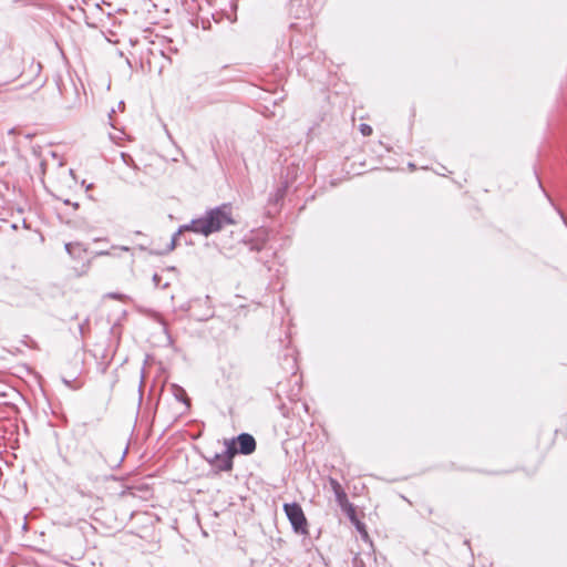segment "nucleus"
Returning <instances> with one entry per match:
<instances>
[{
	"label": "nucleus",
	"mask_w": 567,
	"mask_h": 567,
	"mask_svg": "<svg viewBox=\"0 0 567 567\" xmlns=\"http://www.w3.org/2000/svg\"><path fill=\"white\" fill-rule=\"evenodd\" d=\"M329 483L333 491V494H334L338 505L340 507L343 505H347L349 499H348L347 493L342 488L341 484L336 478H330Z\"/></svg>",
	"instance_id": "5"
},
{
	"label": "nucleus",
	"mask_w": 567,
	"mask_h": 567,
	"mask_svg": "<svg viewBox=\"0 0 567 567\" xmlns=\"http://www.w3.org/2000/svg\"><path fill=\"white\" fill-rule=\"evenodd\" d=\"M233 209L229 204H223L218 207L208 209L204 216L193 219L189 224L179 226L178 230L172 236L165 252L175 249L178 237L185 231H193L205 237L221 230L225 226L234 225Z\"/></svg>",
	"instance_id": "1"
},
{
	"label": "nucleus",
	"mask_w": 567,
	"mask_h": 567,
	"mask_svg": "<svg viewBox=\"0 0 567 567\" xmlns=\"http://www.w3.org/2000/svg\"><path fill=\"white\" fill-rule=\"evenodd\" d=\"M291 29H298V24L297 23H292L291 24Z\"/></svg>",
	"instance_id": "14"
},
{
	"label": "nucleus",
	"mask_w": 567,
	"mask_h": 567,
	"mask_svg": "<svg viewBox=\"0 0 567 567\" xmlns=\"http://www.w3.org/2000/svg\"><path fill=\"white\" fill-rule=\"evenodd\" d=\"M353 523L355 524L358 530L364 533V536H367V532H365L364 525L362 523H360L358 519H355Z\"/></svg>",
	"instance_id": "9"
},
{
	"label": "nucleus",
	"mask_w": 567,
	"mask_h": 567,
	"mask_svg": "<svg viewBox=\"0 0 567 567\" xmlns=\"http://www.w3.org/2000/svg\"><path fill=\"white\" fill-rule=\"evenodd\" d=\"M359 130L363 136H370L372 134V127L365 123H361Z\"/></svg>",
	"instance_id": "7"
},
{
	"label": "nucleus",
	"mask_w": 567,
	"mask_h": 567,
	"mask_svg": "<svg viewBox=\"0 0 567 567\" xmlns=\"http://www.w3.org/2000/svg\"><path fill=\"white\" fill-rule=\"evenodd\" d=\"M64 247H65V250L71 255L72 254V250H71L72 249V244L68 243V244H65Z\"/></svg>",
	"instance_id": "11"
},
{
	"label": "nucleus",
	"mask_w": 567,
	"mask_h": 567,
	"mask_svg": "<svg viewBox=\"0 0 567 567\" xmlns=\"http://www.w3.org/2000/svg\"><path fill=\"white\" fill-rule=\"evenodd\" d=\"M159 280H161V276H159V275H157V274H155V275L153 276V281L155 282V285H157V284L159 282Z\"/></svg>",
	"instance_id": "12"
},
{
	"label": "nucleus",
	"mask_w": 567,
	"mask_h": 567,
	"mask_svg": "<svg viewBox=\"0 0 567 567\" xmlns=\"http://www.w3.org/2000/svg\"><path fill=\"white\" fill-rule=\"evenodd\" d=\"M72 205H73L75 208H78V207H79V204H78V203H74V204H72Z\"/></svg>",
	"instance_id": "16"
},
{
	"label": "nucleus",
	"mask_w": 567,
	"mask_h": 567,
	"mask_svg": "<svg viewBox=\"0 0 567 567\" xmlns=\"http://www.w3.org/2000/svg\"><path fill=\"white\" fill-rule=\"evenodd\" d=\"M175 396H176L178 400H182V401H184V402H187L186 393H185V391H184L182 388H179V386H176Z\"/></svg>",
	"instance_id": "8"
},
{
	"label": "nucleus",
	"mask_w": 567,
	"mask_h": 567,
	"mask_svg": "<svg viewBox=\"0 0 567 567\" xmlns=\"http://www.w3.org/2000/svg\"><path fill=\"white\" fill-rule=\"evenodd\" d=\"M97 255H99V256H111V255H112V252H111V251H109V250H102V251H99V252H97Z\"/></svg>",
	"instance_id": "10"
},
{
	"label": "nucleus",
	"mask_w": 567,
	"mask_h": 567,
	"mask_svg": "<svg viewBox=\"0 0 567 567\" xmlns=\"http://www.w3.org/2000/svg\"><path fill=\"white\" fill-rule=\"evenodd\" d=\"M341 509L346 513L351 522L357 519L355 508L350 502H348L347 505L341 506Z\"/></svg>",
	"instance_id": "6"
},
{
	"label": "nucleus",
	"mask_w": 567,
	"mask_h": 567,
	"mask_svg": "<svg viewBox=\"0 0 567 567\" xmlns=\"http://www.w3.org/2000/svg\"><path fill=\"white\" fill-rule=\"evenodd\" d=\"M292 42H298V40H296L293 37L291 38V43Z\"/></svg>",
	"instance_id": "15"
},
{
	"label": "nucleus",
	"mask_w": 567,
	"mask_h": 567,
	"mask_svg": "<svg viewBox=\"0 0 567 567\" xmlns=\"http://www.w3.org/2000/svg\"><path fill=\"white\" fill-rule=\"evenodd\" d=\"M284 511L289 519L292 529L300 535H307V518L301 506L298 503H287L284 505Z\"/></svg>",
	"instance_id": "2"
},
{
	"label": "nucleus",
	"mask_w": 567,
	"mask_h": 567,
	"mask_svg": "<svg viewBox=\"0 0 567 567\" xmlns=\"http://www.w3.org/2000/svg\"><path fill=\"white\" fill-rule=\"evenodd\" d=\"M120 249L123 250V251H128L130 250V248L126 247V246H122V247H120Z\"/></svg>",
	"instance_id": "13"
},
{
	"label": "nucleus",
	"mask_w": 567,
	"mask_h": 567,
	"mask_svg": "<svg viewBox=\"0 0 567 567\" xmlns=\"http://www.w3.org/2000/svg\"><path fill=\"white\" fill-rule=\"evenodd\" d=\"M236 454L234 443H227V450L223 454H216L210 464L218 471L228 472L233 470V457Z\"/></svg>",
	"instance_id": "3"
},
{
	"label": "nucleus",
	"mask_w": 567,
	"mask_h": 567,
	"mask_svg": "<svg viewBox=\"0 0 567 567\" xmlns=\"http://www.w3.org/2000/svg\"><path fill=\"white\" fill-rule=\"evenodd\" d=\"M230 443H234L236 447V454L240 453L244 455H249L256 450V441L252 435L248 433L239 434L236 440H233Z\"/></svg>",
	"instance_id": "4"
}]
</instances>
